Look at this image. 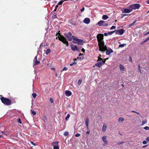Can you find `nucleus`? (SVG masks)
<instances>
[{"instance_id": "61", "label": "nucleus", "mask_w": 149, "mask_h": 149, "mask_svg": "<svg viewBox=\"0 0 149 149\" xmlns=\"http://www.w3.org/2000/svg\"><path fill=\"white\" fill-rule=\"evenodd\" d=\"M136 113H137L138 114V115H140V113L139 112H135Z\"/></svg>"}, {"instance_id": "7", "label": "nucleus", "mask_w": 149, "mask_h": 149, "mask_svg": "<svg viewBox=\"0 0 149 149\" xmlns=\"http://www.w3.org/2000/svg\"><path fill=\"white\" fill-rule=\"evenodd\" d=\"M97 25L99 26H108V24L105 23V22L103 20H100L97 23Z\"/></svg>"}, {"instance_id": "42", "label": "nucleus", "mask_w": 149, "mask_h": 149, "mask_svg": "<svg viewBox=\"0 0 149 149\" xmlns=\"http://www.w3.org/2000/svg\"><path fill=\"white\" fill-rule=\"evenodd\" d=\"M84 7H83V8H82L81 9V12H83V11H84Z\"/></svg>"}, {"instance_id": "62", "label": "nucleus", "mask_w": 149, "mask_h": 149, "mask_svg": "<svg viewBox=\"0 0 149 149\" xmlns=\"http://www.w3.org/2000/svg\"><path fill=\"white\" fill-rule=\"evenodd\" d=\"M54 3H56L57 2H56V1H54Z\"/></svg>"}, {"instance_id": "11", "label": "nucleus", "mask_w": 149, "mask_h": 149, "mask_svg": "<svg viewBox=\"0 0 149 149\" xmlns=\"http://www.w3.org/2000/svg\"><path fill=\"white\" fill-rule=\"evenodd\" d=\"M65 94L66 96L69 97L72 95V93L70 91L66 90L65 91Z\"/></svg>"}, {"instance_id": "49", "label": "nucleus", "mask_w": 149, "mask_h": 149, "mask_svg": "<svg viewBox=\"0 0 149 149\" xmlns=\"http://www.w3.org/2000/svg\"><path fill=\"white\" fill-rule=\"evenodd\" d=\"M50 100L51 102L52 103H53V100L52 99V98H50Z\"/></svg>"}, {"instance_id": "1", "label": "nucleus", "mask_w": 149, "mask_h": 149, "mask_svg": "<svg viewBox=\"0 0 149 149\" xmlns=\"http://www.w3.org/2000/svg\"><path fill=\"white\" fill-rule=\"evenodd\" d=\"M103 35L101 34H98L97 38L98 42V45L99 47V51L102 52H105L107 49V47L104 45L103 40Z\"/></svg>"}, {"instance_id": "48", "label": "nucleus", "mask_w": 149, "mask_h": 149, "mask_svg": "<svg viewBox=\"0 0 149 149\" xmlns=\"http://www.w3.org/2000/svg\"><path fill=\"white\" fill-rule=\"evenodd\" d=\"M104 35L105 36H107L108 35V33H104Z\"/></svg>"}, {"instance_id": "51", "label": "nucleus", "mask_w": 149, "mask_h": 149, "mask_svg": "<svg viewBox=\"0 0 149 149\" xmlns=\"http://www.w3.org/2000/svg\"><path fill=\"white\" fill-rule=\"evenodd\" d=\"M146 141H149V137H147L146 139Z\"/></svg>"}, {"instance_id": "16", "label": "nucleus", "mask_w": 149, "mask_h": 149, "mask_svg": "<svg viewBox=\"0 0 149 149\" xmlns=\"http://www.w3.org/2000/svg\"><path fill=\"white\" fill-rule=\"evenodd\" d=\"M107 125L106 124H104L102 126V131L103 132H105L107 127Z\"/></svg>"}, {"instance_id": "37", "label": "nucleus", "mask_w": 149, "mask_h": 149, "mask_svg": "<svg viewBox=\"0 0 149 149\" xmlns=\"http://www.w3.org/2000/svg\"><path fill=\"white\" fill-rule=\"evenodd\" d=\"M116 28V27L115 26H111L110 29V30H112L113 29H115V28Z\"/></svg>"}, {"instance_id": "57", "label": "nucleus", "mask_w": 149, "mask_h": 149, "mask_svg": "<svg viewBox=\"0 0 149 149\" xmlns=\"http://www.w3.org/2000/svg\"><path fill=\"white\" fill-rule=\"evenodd\" d=\"M146 3L147 4H149V0H148L146 1Z\"/></svg>"}, {"instance_id": "40", "label": "nucleus", "mask_w": 149, "mask_h": 149, "mask_svg": "<svg viewBox=\"0 0 149 149\" xmlns=\"http://www.w3.org/2000/svg\"><path fill=\"white\" fill-rule=\"evenodd\" d=\"M80 134H77L75 135V136L76 137H78L80 136Z\"/></svg>"}, {"instance_id": "17", "label": "nucleus", "mask_w": 149, "mask_h": 149, "mask_svg": "<svg viewBox=\"0 0 149 149\" xmlns=\"http://www.w3.org/2000/svg\"><path fill=\"white\" fill-rule=\"evenodd\" d=\"M120 70L121 72H123L125 70L124 68V66L121 64H120L119 66Z\"/></svg>"}, {"instance_id": "10", "label": "nucleus", "mask_w": 149, "mask_h": 149, "mask_svg": "<svg viewBox=\"0 0 149 149\" xmlns=\"http://www.w3.org/2000/svg\"><path fill=\"white\" fill-rule=\"evenodd\" d=\"M131 11H132V10L129 8V9L124 8L123 9V10H122V12L125 13H129Z\"/></svg>"}, {"instance_id": "30", "label": "nucleus", "mask_w": 149, "mask_h": 149, "mask_svg": "<svg viewBox=\"0 0 149 149\" xmlns=\"http://www.w3.org/2000/svg\"><path fill=\"white\" fill-rule=\"evenodd\" d=\"M125 45V44H120V45L119 46V47H124Z\"/></svg>"}, {"instance_id": "24", "label": "nucleus", "mask_w": 149, "mask_h": 149, "mask_svg": "<svg viewBox=\"0 0 149 149\" xmlns=\"http://www.w3.org/2000/svg\"><path fill=\"white\" fill-rule=\"evenodd\" d=\"M51 51V50L49 49H48L46 50V54L47 55Z\"/></svg>"}, {"instance_id": "15", "label": "nucleus", "mask_w": 149, "mask_h": 149, "mask_svg": "<svg viewBox=\"0 0 149 149\" xmlns=\"http://www.w3.org/2000/svg\"><path fill=\"white\" fill-rule=\"evenodd\" d=\"M89 119L88 118H86V127L88 129V125L89 123Z\"/></svg>"}, {"instance_id": "5", "label": "nucleus", "mask_w": 149, "mask_h": 149, "mask_svg": "<svg viewBox=\"0 0 149 149\" xmlns=\"http://www.w3.org/2000/svg\"><path fill=\"white\" fill-rule=\"evenodd\" d=\"M64 36L65 38L69 41H72V39L73 40V39L74 38V36H72V34L70 32H69L68 34L65 33Z\"/></svg>"}, {"instance_id": "41", "label": "nucleus", "mask_w": 149, "mask_h": 149, "mask_svg": "<svg viewBox=\"0 0 149 149\" xmlns=\"http://www.w3.org/2000/svg\"><path fill=\"white\" fill-rule=\"evenodd\" d=\"M68 69V68L66 67H65L63 68V70H62V71L64 70H66Z\"/></svg>"}, {"instance_id": "23", "label": "nucleus", "mask_w": 149, "mask_h": 149, "mask_svg": "<svg viewBox=\"0 0 149 149\" xmlns=\"http://www.w3.org/2000/svg\"><path fill=\"white\" fill-rule=\"evenodd\" d=\"M136 22H137L136 20H135L133 23L130 24L129 25V27H130L133 26Z\"/></svg>"}, {"instance_id": "43", "label": "nucleus", "mask_w": 149, "mask_h": 149, "mask_svg": "<svg viewBox=\"0 0 149 149\" xmlns=\"http://www.w3.org/2000/svg\"><path fill=\"white\" fill-rule=\"evenodd\" d=\"M142 143L144 144H146L147 143V142H146V141H143Z\"/></svg>"}, {"instance_id": "6", "label": "nucleus", "mask_w": 149, "mask_h": 149, "mask_svg": "<svg viewBox=\"0 0 149 149\" xmlns=\"http://www.w3.org/2000/svg\"><path fill=\"white\" fill-rule=\"evenodd\" d=\"M140 6V5L139 4H134L129 6L128 8L130 9H131L132 11L133 10L139 9Z\"/></svg>"}, {"instance_id": "28", "label": "nucleus", "mask_w": 149, "mask_h": 149, "mask_svg": "<svg viewBox=\"0 0 149 149\" xmlns=\"http://www.w3.org/2000/svg\"><path fill=\"white\" fill-rule=\"evenodd\" d=\"M82 82V80L81 79H80L79 80L78 82V84L79 85H80L81 84Z\"/></svg>"}, {"instance_id": "63", "label": "nucleus", "mask_w": 149, "mask_h": 149, "mask_svg": "<svg viewBox=\"0 0 149 149\" xmlns=\"http://www.w3.org/2000/svg\"><path fill=\"white\" fill-rule=\"evenodd\" d=\"M56 9H56L55 8V10H54V12H55V11H56Z\"/></svg>"}, {"instance_id": "25", "label": "nucleus", "mask_w": 149, "mask_h": 149, "mask_svg": "<svg viewBox=\"0 0 149 149\" xmlns=\"http://www.w3.org/2000/svg\"><path fill=\"white\" fill-rule=\"evenodd\" d=\"M64 1H62V0H61L58 3V5H60L62 4L64 2Z\"/></svg>"}, {"instance_id": "18", "label": "nucleus", "mask_w": 149, "mask_h": 149, "mask_svg": "<svg viewBox=\"0 0 149 149\" xmlns=\"http://www.w3.org/2000/svg\"><path fill=\"white\" fill-rule=\"evenodd\" d=\"M118 33H119V35H123L124 32V30L123 29L118 30Z\"/></svg>"}, {"instance_id": "56", "label": "nucleus", "mask_w": 149, "mask_h": 149, "mask_svg": "<svg viewBox=\"0 0 149 149\" xmlns=\"http://www.w3.org/2000/svg\"><path fill=\"white\" fill-rule=\"evenodd\" d=\"M148 41V40L147 39V38L144 41V42H147Z\"/></svg>"}, {"instance_id": "20", "label": "nucleus", "mask_w": 149, "mask_h": 149, "mask_svg": "<svg viewBox=\"0 0 149 149\" xmlns=\"http://www.w3.org/2000/svg\"><path fill=\"white\" fill-rule=\"evenodd\" d=\"M109 18L108 16L106 15H103L102 16V19L103 20H106L108 19Z\"/></svg>"}, {"instance_id": "59", "label": "nucleus", "mask_w": 149, "mask_h": 149, "mask_svg": "<svg viewBox=\"0 0 149 149\" xmlns=\"http://www.w3.org/2000/svg\"><path fill=\"white\" fill-rule=\"evenodd\" d=\"M89 132H90L89 131H87L86 132V133L87 134H89Z\"/></svg>"}, {"instance_id": "22", "label": "nucleus", "mask_w": 149, "mask_h": 149, "mask_svg": "<svg viewBox=\"0 0 149 149\" xmlns=\"http://www.w3.org/2000/svg\"><path fill=\"white\" fill-rule=\"evenodd\" d=\"M124 120V119L123 118H122V117H120L119 118V119L118 120V122H122Z\"/></svg>"}, {"instance_id": "12", "label": "nucleus", "mask_w": 149, "mask_h": 149, "mask_svg": "<svg viewBox=\"0 0 149 149\" xmlns=\"http://www.w3.org/2000/svg\"><path fill=\"white\" fill-rule=\"evenodd\" d=\"M90 22V19L88 18H86L84 19V22L86 24H89Z\"/></svg>"}, {"instance_id": "32", "label": "nucleus", "mask_w": 149, "mask_h": 149, "mask_svg": "<svg viewBox=\"0 0 149 149\" xmlns=\"http://www.w3.org/2000/svg\"><path fill=\"white\" fill-rule=\"evenodd\" d=\"M32 95L33 97V98H35L36 97L37 94L35 93H33L32 94Z\"/></svg>"}, {"instance_id": "38", "label": "nucleus", "mask_w": 149, "mask_h": 149, "mask_svg": "<svg viewBox=\"0 0 149 149\" xmlns=\"http://www.w3.org/2000/svg\"><path fill=\"white\" fill-rule=\"evenodd\" d=\"M114 32H115V33L116 34H119V33H118V30L114 31Z\"/></svg>"}, {"instance_id": "52", "label": "nucleus", "mask_w": 149, "mask_h": 149, "mask_svg": "<svg viewBox=\"0 0 149 149\" xmlns=\"http://www.w3.org/2000/svg\"><path fill=\"white\" fill-rule=\"evenodd\" d=\"M58 5H58V4H57L55 8L56 9H57V8H58Z\"/></svg>"}, {"instance_id": "60", "label": "nucleus", "mask_w": 149, "mask_h": 149, "mask_svg": "<svg viewBox=\"0 0 149 149\" xmlns=\"http://www.w3.org/2000/svg\"><path fill=\"white\" fill-rule=\"evenodd\" d=\"M84 51H85V50L83 48L82 49V51L84 52Z\"/></svg>"}, {"instance_id": "45", "label": "nucleus", "mask_w": 149, "mask_h": 149, "mask_svg": "<svg viewBox=\"0 0 149 149\" xmlns=\"http://www.w3.org/2000/svg\"><path fill=\"white\" fill-rule=\"evenodd\" d=\"M43 46V44H41L40 46V47H39V49H41V48H42V47Z\"/></svg>"}, {"instance_id": "29", "label": "nucleus", "mask_w": 149, "mask_h": 149, "mask_svg": "<svg viewBox=\"0 0 149 149\" xmlns=\"http://www.w3.org/2000/svg\"><path fill=\"white\" fill-rule=\"evenodd\" d=\"M70 116L69 114H68L67 116L65 118V119L66 120H67L69 118Z\"/></svg>"}, {"instance_id": "9", "label": "nucleus", "mask_w": 149, "mask_h": 149, "mask_svg": "<svg viewBox=\"0 0 149 149\" xmlns=\"http://www.w3.org/2000/svg\"><path fill=\"white\" fill-rule=\"evenodd\" d=\"M71 48L72 50L74 51H79V49L75 45H71Z\"/></svg>"}, {"instance_id": "55", "label": "nucleus", "mask_w": 149, "mask_h": 149, "mask_svg": "<svg viewBox=\"0 0 149 149\" xmlns=\"http://www.w3.org/2000/svg\"><path fill=\"white\" fill-rule=\"evenodd\" d=\"M31 143L34 146H36V145L35 144V143H34L33 142H31Z\"/></svg>"}, {"instance_id": "13", "label": "nucleus", "mask_w": 149, "mask_h": 149, "mask_svg": "<svg viewBox=\"0 0 149 149\" xmlns=\"http://www.w3.org/2000/svg\"><path fill=\"white\" fill-rule=\"evenodd\" d=\"M107 136H104L102 137V140L105 144H107L108 143V141L106 140Z\"/></svg>"}, {"instance_id": "4", "label": "nucleus", "mask_w": 149, "mask_h": 149, "mask_svg": "<svg viewBox=\"0 0 149 149\" xmlns=\"http://www.w3.org/2000/svg\"><path fill=\"white\" fill-rule=\"evenodd\" d=\"M83 42V40L75 38H74L72 41L73 42L74 44H78L80 45H83L84 43Z\"/></svg>"}, {"instance_id": "34", "label": "nucleus", "mask_w": 149, "mask_h": 149, "mask_svg": "<svg viewBox=\"0 0 149 149\" xmlns=\"http://www.w3.org/2000/svg\"><path fill=\"white\" fill-rule=\"evenodd\" d=\"M146 130H149V127L148 126H146L143 128Z\"/></svg>"}, {"instance_id": "27", "label": "nucleus", "mask_w": 149, "mask_h": 149, "mask_svg": "<svg viewBox=\"0 0 149 149\" xmlns=\"http://www.w3.org/2000/svg\"><path fill=\"white\" fill-rule=\"evenodd\" d=\"M31 111L32 114L33 115H36V112H35L33 110H31Z\"/></svg>"}, {"instance_id": "2", "label": "nucleus", "mask_w": 149, "mask_h": 149, "mask_svg": "<svg viewBox=\"0 0 149 149\" xmlns=\"http://www.w3.org/2000/svg\"><path fill=\"white\" fill-rule=\"evenodd\" d=\"M0 99L2 102L4 104L7 105L11 104V101L9 99L4 97H1Z\"/></svg>"}, {"instance_id": "35", "label": "nucleus", "mask_w": 149, "mask_h": 149, "mask_svg": "<svg viewBox=\"0 0 149 149\" xmlns=\"http://www.w3.org/2000/svg\"><path fill=\"white\" fill-rule=\"evenodd\" d=\"M114 32V31H111L108 32V35H111Z\"/></svg>"}, {"instance_id": "46", "label": "nucleus", "mask_w": 149, "mask_h": 149, "mask_svg": "<svg viewBox=\"0 0 149 149\" xmlns=\"http://www.w3.org/2000/svg\"><path fill=\"white\" fill-rule=\"evenodd\" d=\"M37 56H36L34 58L33 60V61H35L36 60H37Z\"/></svg>"}, {"instance_id": "26", "label": "nucleus", "mask_w": 149, "mask_h": 149, "mask_svg": "<svg viewBox=\"0 0 149 149\" xmlns=\"http://www.w3.org/2000/svg\"><path fill=\"white\" fill-rule=\"evenodd\" d=\"M147 122V120H144L142 122V125H144V124H145Z\"/></svg>"}, {"instance_id": "8", "label": "nucleus", "mask_w": 149, "mask_h": 149, "mask_svg": "<svg viewBox=\"0 0 149 149\" xmlns=\"http://www.w3.org/2000/svg\"><path fill=\"white\" fill-rule=\"evenodd\" d=\"M100 61L97 62V63L95 64V66L100 67L104 63V62L102 60V59L100 58Z\"/></svg>"}, {"instance_id": "54", "label": "nucleus", "mask_w": 149, "mask_h": 149, "mask_svg": "<svg viewBox=\"0 0 149 149\" xmlns=\"http://www.w3.org/2000/svg\"><path fill=\"white\" fill-rule=\"evenodd\" d=\"M148 34H149V31L147 32L146 33H145V35H147Z\"/></svg>"}, {"instance_id": "39", "label": "nucleus", "mask_w": 149, "mask_h": 149, "mask_svg": "<svg viewBox=\"0 0 149 149\" xmlns=\"http://www.w3.org/2000/svg\"><path fill=\"white\" fill-rule=\"evenodd\" d=\"M77 64L76 63L74 62L73 63H71L70 64V66H72V65H73L74 64Z\"/></svg>"}, {"instance_id": "36", "label": "nucleus", "mask_w": 149, "mask_h": 149, "mask_svg": "<svg viewBox=\"0 0 149 149\" xmlns=\"http://www.w3.org/2000/svg\"><path fill=\"white\" fill-rule=\"evenodd\" d=\"M53 18H57V16L56 15V14H54L53 15V16H52Z\"/></svg>"}, {"instance_id": "31", "label": "nucleus", "mask_w": 149, "mask_h": 149, "mask_svg": "<svg viewBox=\"0 0 149 149\" xmlns=\"http://www.w3.org/2000/svg\"><path fill=\"white\" fill-rule=\"evenodd\" d=\"M69 134V133L68 132H65L64 134V135L65 136H68Z\"/></svg>"}, {"instance_id": "58", "label": "nucleus", "mask_w": 149, "mask_h": 149, "mask_svg": "<svg viewBox=\"0 0 149 149\" xmlns=\"http://www.w3.org/2000/svg\"><path fill=\"white\" fill-rule=\"evenodd\" d=\"M139 72H140V73H141V70L140 68H139Z\"/></svg>"}, {"instance_id": "64", "label": "nucleus", "mask_w": 149, "mask_h": 149, "mask_svg": "<svg viewBox=\"0 0 149 149\" xmlns=\"http://www.w3.org/2000/svg\"><path fill=\"white\" fill-rule=\"evenodd\" d=\"M56 77H57V76H58V74H57V73H56Z\"/></svg>"}, {"instance_id": "53", "label": "nucleus", "mask_w": 149, "mask_h": 149, "mask_svg": "<svg viewBox=\"0 0 149 149\" xmlns=\"http://www.w3.org/2000/svg\"><path fill=\"white\" fill-rule=\"evenodd\" d=\"M51 69L53 70H54V71H55V69L54 68H51Z\"/></svg>"}, {"instance_id": "47", "label": "nucleus", "mask_w": 149, "mask_h": 149, "mask_svg": "<svg viewBox=\"0 0 149 149\" xmlns=\"http://www.w3.org/2000/svg\"><path fill=\"white\" fill-rule=\"evenodd\" d=\"M124 142H120L118 143V145H120L121 144L123 143H124Z\"/></svg>"}, {"instance_id": "21", "label": "nucleus", "mask_w": 149, "mask_h": 149, "mask_svg": "<svg viewBox=\"0 0 149 149\" xmlns=\"http://www.w3.org/2000/svg\"><path fill=\"white\" fill-rule=\"evenodd\" d=\"M40 62L39 61H38L37 60H36L35 61H34V63L33 64L34 66L36 65H38L40 63Z\"/></svg>"}, {"instance_id": "33", "label": "nucleus", "mask_w": 149, "mask_h": 149, "mask_svg": "<svg viewBox=\"0 0 149 149\" xmlns=\"http://www.w3.org/2000/svg\"><path fill=\"white\" fill-rule=\"evenodd\" d=\"M53 148L54 149H59V147L58 145L53 147Z\"/></svg>"}, {"instance_id": "3", "label": "nucleus", "mask_w": 149, "mask_h": 149, "mask_svg": "<svg viewBox=\"0 0 149 149\" xmlns=\"http://www.w3.org/2000/svg\"><path fill=\"white\" fill-rule=\"evenodd\" d=\"M58 38L59 40L62 41L64 44H66V45L67 46L68 45V42L66 41V40L64 37L59 34L58 37H56V39H57Z\"/></svg>"}, {"instance_id": "14", "label": "nucleus", "mask_w": 149, "mask_h": 149, "mask_svg": "<svg viewBox=\"0 0 149 149\" xmlns=\"http://www.w3.org/2000/svg\"><path fill=\"white\" fill-rule=\"evenodd\" d=\"M106 51V54L107 55H109L111 53L113 52V51L111 49H109L108 50H107V49H106L105 51Z\"/></svg>"}, {"instance_id": "44", "label": "nucleus", "mask_w": 149, "mask_h": 149, "mask_svg": "<svg viewBox=\"0 0 149 149\" xmlns=\"http://www.w3.org/2000/svg\"><path fill=\"white\" fill-rule=\"evenodd\" d=\"M18 122H19V123H21V120L20 119V118H19L18 119Z\"/></svg>"}, {"instance_id": "19", "label": "nucleus", "mask_w": 149, "mask_h": 149, "mask_svg": "<svg viewBox=\"0 0 149 149\" xmlns=\"http://www.w3.org/2000/svg\"><path fill=\"white\" fill-rule=\"evenodd\" d=\"M58 142H57V141L53 142L52 143V145L53 147H54V146H56L58 145Z\"/></svg>"}, {"instance_id": "50", "label": "nucleus", "mask_w": 149, "mask_h": 149, "mask_svg": "<svg viewBox=\"0 0 149 149\" xmlns=\"http://www.w3.org/2000/svg\"><path fill=\"white\" fill-rule=\"evenodd\" d=\"M129 58L130 59V60H129V61H131V62H132V58L131 57H129Z\"/></svg>"}]
</instances>
